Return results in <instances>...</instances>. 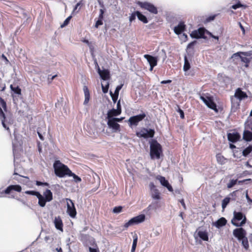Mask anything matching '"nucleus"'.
Listing matches in <instances>:
<instances>
[{
	"label": "nucleus",
	"instance_id": "nucleus-1",
	"mask_svg": "<svg viewBox=\"0 0 252 252\" xmlns=\"http://www.w3.org/2000/svg\"><path fill=\"white\" fill-rule=\"evenodd\" d=\"M55 174L60 178H63L65 176H69L71 171L68 166L62 163L60 160H57L54 163Z\"/></svg>",
	"mask_w": 252,
	"mask_h": 252
},
{
	"label": "nucleus",
	"instance_id": "nucleus-2",
	"mask_svg": "<svg viewBox=\"0 0 252 252\" xmlns=\"http://www.w3.org/2000/svg\"><path fill=\"white\" fill-rule=\"evenodd\" d=\"M22 187L19 185H11L8 186L5 189H0V197H8L10 198H15V192H21Z\"/></svg>",
	"mask_w": 252,
	"mask_h": 252
},
{
	"label": "nucleus",
	"instance_id": "nucleus-3",
	"mask_svg": "<svg viewBox=\"0 0 252 252\" xmlns=\"http://www.w3.org/2000/svg\"><path fill=\"white\" fill-rule=\"evenodd\" d=\"M233 234L239 241H241L243 247L246 250H248L249 244L248 239L246 237V231L242 227H240L234 229Z\"/></svg>",
	"mask_w": 252,
	"mask_h": 252
},
{
	"label": "nucleus",
	"instance_id": "nucleus-4",
	"mask_svg": "<svg viewBox=\"0 0 252 252\" xmlns=\"http://www.w3.org/2000/svg\"><path fill=\"white\" fill-rule=\"evenodd\" d=\"M150 148L151 158L153 159L160 158V155L162 153L161 145L156 140H152L150 143Z\"/></svg>",
	"mask_w": 252,
	"mask_h": 252
},
{
	"label": "nucleus",
	"instance_id": "nucleus-5",
	"mask_svg": "<svg viewBox=\"0 0 252 252\" xmlns=\"http://www.w3.org/2000/svg\"><path fill=\"white\" fill-rule=\"evenodd\" d=\"M233 215V218L231 220V223L233 225L241 227L246 223V217L245 215H243L242 212L234 211Z\"/></svg>",
	"mask_w": 252,
	"mask_h": 252
},
{
	"label": "nucleus",
	"instance_id": "nucleus-6",
	"mask_svg": "<svg viewBox=\"0 0 252 252\" xmlns=\"http://www.w3.org/2000/svg\"><path fill=\"white\" fill-rule=\"evenodd\" d=\"M155 131L154 129H148L142 127L139 131L136 132V135L139 138L147 139L154 136Z\"/></svg>",
	"mask_w": 252,
	"mask_h": 252
},
{
	"label": "nucleus",
	"instance_id": "nucleus-7",
	"mask_svg": "<svg viewBox=\"0 0 252 252\" xmlns=\"http://www.w3.org/2000/svg\"><path fill=\"white\" fill-rule=\"evenodd\" d=\"M137 4L143 9L147 10L151 13L157 14L158 13V10L153 4L149 2H141L138 1Z\"/></svg>",
	"mask_w": 252,
	"mask_h": 252
},
{
	"label": "nucleus",
	"instance_id": "nucleus-8",
	"mask_svg": "<svg viewBox=\"0 0 252 252\" xmlns=\"http://www.w3.org/2000/svg\"><path fill=\"white\" fill-rule=\"evenodd\" d=\"M251 55V51L238 52L233 54L232 56V58H235L236 57H239L240 58L241 62L245 63V66L246 67H248L249 66L250 63L251 62L250 59L246 57H243L241 55H243L245 56H250Z\"/></svg>",
	"mask_w": 252,
	"mask_h": 252
},
{
	"label": "nucleus",
	"instance_id": "nucleus-9",
	"mask_svg": "<svg viewBox=\"0 0 252 252\" xmlns=\"http://www.w3.org/2000/svg\"><path fill=\"white\" fill-rule=\"evenodd\" d=\"M1 107L3 108L4 110H5V111L6 110V102L4 101V100L3 99L0 97V119H1L2 126L7 130H8L9 133H10V130L9 128L8 127H7L5 124L6 117H5L4 113L2 111V110L1 108Z\"/></svg>",
	"mask_w": 252,
	"mask_h": 252
},
{
	"label": "nucleus",
	"instance_id": "nucleus-10",
	"mask_svg": "<svg viewBox=\"0 0 252 252\" xmlns=\"http://www.w3.org/2000/svg\"><path fill=\"white\" fill-rule=\"evenodd\" d=\"M145 220V215L144 214L139 215L134 217L125 223L124 227L125 228H128L129 226L137 224L143 222Z\"/></svg>",
	"mask_w": 252,
	"mask_h": 252
},
{
	"label": "nucleus",
	"instance_id": "nucleus-11",
	"mask_svg": "<svg viewBox=\"0 0 252 252\" xmlns=\"http://www.w3.org/2000/svg\"><path fill=\"white\" fill-rule=\"evenodd\" d=\"M200 98L209 108L214 110L216 112H218L217 105L214 101L213 96L204 97L203 96H200Z\"/></svg>",
	"mask_w": 252,
	"mask_h": 252
},
{
	"label": "nucleus",
	"instance_id": "nucleus-12",
	"mask_svg": "<svg viewBox=\"0 0 252 252\" xmlns=\"http://www.w3.org/2000/svg\"><path fill=\"white\" fill-rule=\"evenodd\" d=\"M146 117L144 113L138 115L130 117L128 120V124L130 127L132 126H137L138 123L142 121Z\"/></svg>",
	"mask_w": 252,
	"mask_h": 252
},
{
	"label": "nucleus",
	"instance_id": "nucleus-13",
	"mask_svg": "<svg viewBox=\"0 0 252 252\" xmlns=\"http://www.w3.org/2000/svg\"><path fill=\"white\" fill-rule=\"evenodd\" d=\"M66 200L67 201V213L71 218H76L77 212L74 203L69 198H66Z\"/></svg>",
	"mask_w": 252,
	"mask_h": 252
},
{
	"label": "nucleus",
	"instance_id": "nucleus-14",
	"mask_svg": "<svg viewBox=\"0 0 252 252\" xmlns=\"http://www.w3.org/2000/svg\"><path fill=\"white\" fill-rule=\"evenodd\" d=\"M209 31L206 30L204 28H200L197 30H194L192 32L190 35L192 38H206L205 36V33L208 34Z\"/></svg>",
	"mask_w": 252,
	"mask_h": 252
},
{
	"label": "nucleus",
	"instance_id": "nucleus-15",
	"mask_svg": "<svg viewBox=\"0 0 252 252\" xmlns=\"http://www.w3.org/2000/svg\"><path fill=\"white\" fill-rule=\"evenodd\" d=\"M149 187L151 192L152 197L154 199H159L160 198V193L158 190L156 189L154 183L151 182L149 184Z\"/></svg>",
	"mask_w": 252,
	"mask_h": 252
},
{
	"label": "nucleus",
	"instance_id": "nucleus-16",
	"mask_svg": "<svg viewBox=\"0 0 252 252\" xmlns=\"http://www.w3.org/2000/svg\"><path fill=\"white\" fill-rule=\"evenodd\" d=\"M144 57L147 59V61L150 65V70L152 71L153 68L157 65L158 60L156 57H153L151 55L145 54Z\"/></svg>",
	"mask_w": 252,
	"mask_h": 252
},
{
	"label": "nucleus",
	"instance_id": "nucleus-17",
	"mask_svg": "<svg viewBox=\"0 0 252 252\" xmlns=\"http://www.w3.org/2000/svg\"><path fill=\"white\" fill-rule=\"evenodd\" d=\"M107 125L110 128L115 132L120 131L121 130L120 125L113 118L108 119Z\"/></svg>",
	"mask_w": 252,
	"mask_h": 252
},
{
	"label": "nucleus",
	"instance_id": "nucleus-18",
	"mask_svg": "<svg viewBox=\"0 0 252 252\" xmlns=\"http://www.w3.org/2000/svg\"><path fill=\"white\" fill-rule=\"evenodd\" d=\"M232 96H234V98L238 99V100L241 101L242 99L247 98L248 95L245 92L242 91L241 88H239L236 90L235 94Z\"/></svg>",
	"mask_w": 252,
	"mask_h": 252
},
{
	"label": "nucleus",
	"instance_id": "nucleus-19",
	"mask_svg": "<svg viewBox=\"0 0 252 252\" xmlns=\"http://www.w3.org/2000/svg\"><path fill=\"white\" fill-rule=\"evenodd\" d=\"M230 100L231 103V111L232 112H235L240 108V101L234 98V96H231Z\"/></svg>",
	"mask_w": 252,
	"mask_h": 252
},
{
	"label": "nucleus",
	"instance_id": "nucleus-20",
	"mask_svg": "<svg viewBox=\"0 0 252 252\" xmlns=\"http://www.w3.org/2000/svg\"><path fill=\"white\" fill-rule=\"evenodd\" d=\"M157 179L159 180L160 184L163 186L166 187L169 191H173L172 186L169 184L168 181L165 179V177L161 176H158L157 177Z\"/></svg>",
	"mask_w": 252,
	"mask_h": 252
},
{
	"label": "nucleus",
	"instance_id": "nucleus-21",
	"mask_svg": "<svg viewBox=\"0 0 252 252\" xmlns=\"http://www.w3.org/2000/svg\"><path fill=\"white\" fill-rule=\"evenodd\" d=\"M98 72L101 79L103 80H106L110 78V72L108 69H103L101 70L99 68L98 69Z\"/></svg>",
	"mask_w": 252,
	"mask_h": 252
},
{
	"label": "nucleus",
	"instance_id": "nucleus-22",
	"mask_svg": "<svg viewBox=\"0 0 252 252\" xmlns=\"http://www.w3.org/2000/svg\"><path fill=\"white\" fill-rule=\"evenodd\" d=\"M227 138L229 141L232 143H235L239 140L240 135L237 132L229 133L227 134Z\"/></svg>",
	"mask_w": 252,
	"mask_h": 252
},
{
	"label": "nucleus",
	"instance_id": "nucleus-23",
	"mask_svg": "<svg viewBox=\"0 0 252 252\" xmlns=\"http://www.w3.org/2000/svg\"><path fill=\"white\" fill-rule=\"evenodd\" d=\"M121 113V110L119 109H112L108 111L107 119L114 118L113 117L119 116Z\"/></svg>",
	"mask_w": 252,
	"mask_h": 252
},
{
	"label": "nucleus",
	"instance_id": "nucleus-24",
	"mask_svg": "<svg viewBox=\"0 0 252 252\" xmlns=\"http://www.w3.org/2000/svg\"><path fill=\"white\" fill-rule=\"evenodd\" d=\"M186 29V25L184 22H180V23L174 29V32L179 35L183 32Z\"/></svg>",
	"mask_w": 252,
	"mask_h": 252
},
{
	"label": "nucleus",
	"instance_id": "nucleus-25",
	"mask_svg": "<svg viewBox=\"0 0 252 252\" xmlns=\"http://www.w3.org/2000/svg\"><path fill=\"white\" fill-rule=\"evenodd\" d=\"M54 222L57 229L63 231V223L60 217H56Z\"/></svg>",
	"mask_w": 252,
	"mask_h": 252
},
{
	"label": "nucleus",
	"instance_id": "nucleus-26",
	"mask_svg": "<svg viewBox=\"0 0 252 252\" xmlns=\"http://www.w3.org/2000/svg\"><path fill=\"white\" fill-rule=\"evenodd\" d=\"M226 223L227 220L224 218L222 217L214 222V225L217 228H220L225 225Z\"/></svg>",
	"mask_w": 252,
	"mask_h": 252
},
{
	"label": "nucleus",
	"instance_id": "nucleus-27",
	"mask_svg": "<svg viewBox=\"0 0 252 252\" xmlns=\"http://www.w3.org/2000/svg\"><path fill=\"white\" fill-rule=\"evenodd\" d=\"M43 196L48 202H50L53 199V193L49 189H47L43 192Z\"/></svg>",
	"mask_w": 252,
	"mask_h": 252
},
{
	"label": "nucleus",
	"instance_id": "nucleus-28",
	"mask_svg": "<svg viewBox=\"0 0 252 252\" xmlns=\"http://www.w3.org/2000/svg\"><path fill=\"white\" fill-rule=\"evenodd\" d=\"M83 90L85 94V100L84 103V104H86L89 102L90 100V92L88 87L86 86H84Z\"/></svg>",
	"mask_w": 252,
	"mask_h": 252
},
{
	"label": "nucleus",
	"instance_id": "nucleus-29",
	"mask_svg": "<svg viewBox=\"0 0 252 252\" xmlns=\"http://www.w3.org/2000/svg\"><path fill=\"white\" fill-rule=\"evenodd\" d=\"M37 197L38 199L39 205L42 207H44L46 202H48L47 200L40 193L37 195Z\"/></svg>",
	"mask_w": 252,
	"mask_h": 252
},
{
	"label": "nucleus",
	"instance_id": "nucleus-30",
	"mask_svg": "<svg viewBox=\"0 0 252 252\" xmlns=\"http://www.w3.org/2000/svg\"><path fill=\"white\" fill-rule=\"evenodd\" d=\"M243 139L246 141L252 140V132L249 130H245L243 133Z\"/></svg>",
	"mask_w": 252,
	"mask_h": 252
},
{
	"label": "nucleus",
	"instance_id": "nucleus-31",
	"mask_svg": "<svg viewBox=\"0 0 252 252\" xmlns=\"http://www.w3.org/2000/svg\"><path fill=\"white\" fill-rule=\"evenodd\" d=\"M136 14L138 19L143 23L146 24L148 22L146 17L142 14L140 12L137 11H136Z\"/></svg>",
	"mask_w": 252,
	"mask_h": 252
},
{
	"label": "nucleus",
	"instance_id": "nucleus-32",
	"mask_svg": "<svg viewBox=\"0 0 252 252\" xmlns=\"http://www.w3.org/2000/svg\"><path fill=\"white\" fill-rule=\"evenodd\" d=\"M198 236L203 240L208 241L209 240L208 234L206 231H199L198 232Z\"/></svg>",
	"mask_w": 252,
	"mask_h": 252
},
{
	"label": "nucleus",
	"instance_id": "nucleus-33",
	"mask_svg": "<svg viewBox=\"0 0 252 252\" xmlns=\"http://www.w3.org/2000/svg\"><path fill=\"white\" fill-rule=\"evenodd\" d=\"M216 159L217 162L220 164H224L226 162V158H225L220 154H218L216 155Z\"/></svg>",
	"mask_w": 252,
	"mask_h": 252
},
{
	"label": "nucleus",
	"instance_id": "nucleus-34",
	"mask_svg": "<svg viewBox=\"0 0 252 252\" xmlns=\"http://www.w3.org/2000/svg\"><path fill=\"white\" fill-rule=\"evenodd\" d=\"M83 3L82 2V1L78 2L75 6L72 12V14H75L78 13L81 8V7L83 5Z\"/></svg>",
	"mask_w": 252,
	"mask_h": 252
},
{
	"label": "nucleus",
	"instance_id": "nucleus-35",
	"mask_svg": "<svg viewBox=\"0 0 252 252\" xmlns=\"http://www.w3.org/2000/svg\"><path fill=\"white\" fill-rule=\"evenodd\" d=\"M10 88L11 90L16 94H21V89L20 88L19 86H14L13 85H11L10 86Z\"/></svg>",
	"mask_w": 252,
	"mask_h": 252
},
{
	"label": "nucleus",
	"instance_id": "nucleus-36",
	"mask_svg": "<svg viewBox=\"0 0 252 252\" xmlns=\"http://www.w3.org/2000/svg\"><path fill=\"white\" fill-rule=\"evenodd\" d=\"M133 243H132V248H131V251L132 252H135V249H136V246H137V241H138V236L137 235V234H135L133 237Z\"/></svg>",
	"mask_w": 252,
	"mask_h": 252
},
{
	"label": "nucleus",
	"instance_id": "nucleus-37",
	"mask_svg": "<svg viewBox=\"0 0 252 252\" xmlns=\"http://www.w3.org/2000/svg\"><path fill=\"white\" fill-rule=\"evenodd\" d=\"M252 152V145H250L245 148L243 151V155L244 157H247Z\"/></svg>",
	"mask_w": 252,
	"mask_h": 252
},
{
	"label": "nucleus",
	"instance_id": "nucleus-38",
	"mask_svg": "<svg viewBox=\"0 0 252 252\" xmlns=\"http://www.w3.org/2000/svg\"><path fill=\"white\" fill-rule=\"evenodd\" d=\"M184 60H185V62H184V65L183 66V69L185 71H187L189 69V68H190V63H189V61L188 60V59L186 56L185 57Z\"/></svg>",
	"mask_w": 252,
	"mask_h": 252
},
{
	"label": "nucleus",
	"instance_id": "nucleus-39",
	"mask_svg": "<svg viewBox=\"0 0 252 252\" xmlns=\"http://www.w3.org/2000/svg\"><path fill=\"white\" fill-rule=\"evenodd\" d=\"M231 198L226 197L224 198L222 201V208L224 210L228 204L229 203Z\"/></svg>",
	"mask_w": 252,
	"mask_h": 252
},
{
	"label": "nucleus",
	"instance_id": "nucleus-40",
	"mask_svg": "<svg viewBox=\"0 0 252 252\" xmlns=\"http://www.w3.org/2000/svg\"><path fill=\"white\" fill-rule=\"evenodd\" d=\"M69 176L73 177L74 182L76 183H80L82 181L81 178L80 177H79L74 173H72V172L71 173H70Z\"/></svg>",
	"mask_w": 252,
	"mask_h": 252
},
{
	"label": "nucleus",
	"instance_id": "nucleus-41",
	"mask_svg": "<svg viewBox=\"0 0 252 252\" xmlns=\"http://www.w3.org/2000/svg\"><path fill=\"white\" fill-rule=\"evenodd\" d=\"M217 15V14H214V15H210V16L207 17L204 20V23H207L212 21H213L215 19Z\"/></svg>",
	"mask_w": 252,
	"mask_h": 252
},
{
	"label": "nucleus",
	"instance_id": "nucleus-42",
	"mask_svg": "<svg viewBox=\"0 0 252 252\" xmlns=\"http://www.w3.org/2000/svg\"><path fill=\"white\" fill-rule=\"evenodd\" d=\"M72 18V16H69V17H68L63 22V23L61 25V28H63L64 27H65L66 26H67L69 22H70V19H71Z\"/></svg>",
	"mask_w": 252,
	"mask_h": 252
},
{
	"label": "nucleus",
	"instance_id": "nucleus-43",
	"mask_svg": "<svg viewBox=\"0 0 252 252\" xmlns=\"http://www.w3.org/2000/svg\"><path fill=\"white\" fill-rule=\"evenodd\" d=\"M25 193L27 194L35 195L37 197V195L39 194V192L34 190H27L25 191Z\"/></svg>",
	"mask_w": 252,
	"mask_h": 252
},
{
	"label": "nucleus",
	"instance_id": "nucleus-44",
	"mask_svg": "<svg viewBox=\"0 0 252 252\" xmlns=\"http://www.w3.org/2000/svg\"><path fill=\"white\" fill-rule=\"evenodd\" d=\"M123 207L121 206L115 207L113 209V212L114 213H119L122 212Z\"/></svg>",
	"mask_w": 252,
	"mask_h": 252
},
{
	"label": "nucleus",
	"instance_id": "nucleus-45",
	"mask_svg": "<svg viewBox=\"0 0 252 252\" xmlns=\"http://www.w3.org/2000/svg\"><path fill=\"white\" fill-rule=\"evenodd\" d=\"M109 86V84L108 83H107L105 86H103V84H101L102 90L103 93L106 94L108 92Z\"/></svg>",
	"mask_w": 252,
	"mask_h": 252
},
{
	"label": "nucleus",
	"instance_id": "nucleus-46",
	"mask_svg": "<svg viewBox=\"0 0 252 252\" xmlns=\"http://www.w3.org/2000/svg\"><path fill=\"white\" fill-rule=\"evenodd\" d=\"M110 94L112 97V99L114 103H115L118 99L119 95L113 94V93L111 91H110Z\"/></svg>",
	"mask_w": 252,
	"mask_h": 252
},
{
	"label": "nucleus",
	"instance_id": "nucleus-47",
	"mask_svg": "<svg viewBox=\"0 0 252 252\" xmlns=\"http://www.w3.org/2000/svg\"><path fill=\"white\" fill-rule=\"evenodd\" d=\"M237 182V180H231L230 182L227 185V187L228 188H231L233 187L236 184Z\"/></svg>",
	"mask_w": 252,
	"mask_h": 252
},
{
	"label": "nucleus",
	"instance_id": "nucleus-48",
	"mask_svg": "<svg viewBox=\"0 0 252 252\" xmlns=\"http://www.w3.org/2000/svg\"><path fill=\"white\" fill-rule=\"evenodd\" d=\"M123 86V84H121L120 85L117 86L114 94L119 95V92L121 90V89L122 88Z\"/></svg>",
	"mask_w": 252,
	"mask_h": 252
},
{
	"label": "nucleus",
	"instance_id": "nucleus-49",
	"mask_svg": "<svg viewBox=\"0 0 252 252\" xmlns=\"http://www.w3.org/2000/svg\"><path fill=\"white\" fill-rule=\"evenodd\" d=\"M237 190H235L230 193L229 195L231 196V199L232 200H235L237 197Z\"/></svg>",
	"mask_w": 252,
	"mask_h": 252
},
{
	"label": "nucleus",
	"instance_id": "nucleus-50",
	"mask_svg": "<svg viewBox=\"0 0 252 252\" xmlns=\"http://www.w3.org/2000/svg\"><path fill=\"white\" fill-rule=\"evenodd\" d=\"M36 185L37 186H49V184L46 182H41L40 181H37L36 182Z\"/></svg>",
	"mask_w": 252,
	"mask_h": 252
},
{
	"label": "nucleus",
	"instance_id": "nucleus-51",
	"mask_svg": "<svg viewBox=\"0 0 252 252\" xmlns=\"http://www.w3.org/2000/svg\"><path fill=\"white\" fill-rule=\"evenodd\" d=\"M136 16V11L132 13L131 15L129 16V21L130 22H132L135 19Z\"/></svg>",
	"mask_w": 252,
	"mask_h": 252
},
{
	"label": "nucleus",
	"instance_id": "nucleus-52",
	"mask_svg": "<svg viewBox=\"0 0 252 252\" xmlns=\"http://www.w3.org/2000/svg\"><path fill=\"white\" fill-rule=\"evenodd\" d=\"M102 24H103L102 20H101L100 19H98V20L96 22V23L95 24L94 27L95 28H98V27L99 26L102 25Z\"/></svg>",
	"mask_w": 252,
	"mask_h": 252
},
{
	"label": "nucleus",
	"instance_id": "nucleus-53",
	"mask_svg": "<svg viewBox=\"0 0 252 252\" xmlns=\"http://www.w3.org/2000/svg\"><path fill=\"white\" fill-rule=\"evenodd\" d=\"M82 41L84 42V43H86L88 45V46H89L90 49L91 50H93L94 49V47L93 46L91 45V43L90 42H89V41L87 39H83L82 40Z\"/></svg>",
	"mask_w": 252,
	"mask_h": 252
},
{
	"label": "nucleus",
	"instance_id": "nucleus-54",
	"mask_svg": "<svg viewBox=\"0 0 252 252\" xmlns=\"http://www.w3.org/2000/svg\"><path fill=\"white\" fill-rule=\"evenodd\" d=\"M243 5L240 3H238L237 4H234L232 6V8L234 9H236L239 7H242Z\"/></svg>",
	"mask_w": 252,
	"mask_h": 252
},
{
	"label": "nucleus",
	"instance_id": "nucleus-55",
	"mask_svg": "<svg viewBox=\"0 0 252 252\" xmlns=\"http://www.w3.org/2000/svg\"><path fill=\"white\" fill-rule=\"evenodd\" d=\"M178 112L180 113L181 118V119H184L185 115H184V111L182 109H181L180 108H179Z\"/></svg>",
	"mask_w": 252,
	"mask_h": 252
},
{
	"label": "nucleus",
	"instance_id": "nucleus-56",
	"mask_svg": "<svg viewBox=\"0 0 252 252\" xmlns=\"http://www.w3.org/2000/svg\"><path fill=\"white\" fill-rule=\"evenodd\" d=\"M103 14H104L103 10L102 9H100V13H99V17H98V19H100L101 20H103Z\"/></svg>",
	"mask_w": 252,
	"mask_h": 252
},
{
	"label": "nucleus",
	"instance_id": "nucleus-57",
	"mask_svg": "<svg viewBox=\"0 0 252 252\" xmlns=\"http://www.w3.org/2000/svg\"><path fill=\"white\" fill-rule=\"evenodd\" d=\"M196 43V41H193L190 43H189L188 45V46H187V48H192L194 45Z\"/></svg>",
	"mask_w": 252,
	"mask_h": 252
},
{
	"label": "nucleus",
	"instance_id": "nucleus-58",
	"mask_svg": "<svg viewBox=\"0 0 252 252\" xmlns=\"http://www.w3.org/2000/svg\"><path fill=\"white\" fill-rule=\"evenodd\" d=\"M246 127L248 129L252 130V122L248 123V124L246 123Z\"/></svg>",
	"mask_w": 252,
	"mask_h": 252
},
{
	"label": "nucleus",
	"instance_id": "nucleus-59",
	"mask_svg": "<svg viewBox=\"0 0 252 252\" xmlns=\"http://www.w3.org/2000/svg\"><path fill=\"white\" fill-rule=\"evenodd\" d=\"M180 202L181 203V204L183 206L184 209L185 210H186V206L185 203L184 202V200L183 199H182L181 200H180Z\"/></svg>",
	"mask_w": 252,
	"mask_h": 252
},
{
	"label": "nucleus",
	"instance_id": "nucleus-60",
	"mask_svg": "<svg viewBox=\"0 0 252 252\" xmlns=\"http://www.w3.org/2000/svg\"><path fill=\"white\" fill-rule=\"evenodd\" d=\"M172 80H163L160 83L161 84H169L171 83Z\"/></svg>",
	"mask_w": 252,
	"mask_h": 252
},
{
	"label": "nucleus",
	"instance_id": "nucleus-61",
	"mask_svg": "<svg viewBox=\"0 0 252 252\" xmlns=\"http://www.w3.org/2000/svg\"><path fill=\"white\" fill-rule=\"evenodd\" d=\"M208 32V35H209L211 37H213V38H215L216 39H217L218 40L219 39V37L217 36H215L214 35L212 34V33L210 32Z\"/></svg>",
	"mask_w": 252,
	"mask_h": 252
},
{
	"label": "nucleus",
	"instance_id": "nucleus-62",
	"mask_svg": "<svg viewBox=\"0 0 252 252\" xmlns=\"http://www.w3.org/2000/svg\"><path fill=\"white\" fill-rule=\"evenodd\" d=\"M89 251H90V252H99L98 250L94 249L91 247L89 248Z\"/></svg>",
	"mask_w": 252,
	"mask_h": 252
},
{
	"label": "nucleus",
	"instance_id": "nucleus-63",
	"mask_svg": "<svg viewBox=\"0 0 252 252\" xmlns=\"http://www.w3.org/2000/svg\"><path fill=\"white\" fill-rule=\"evenodd\" d=\"M117 109H119V110L122 111L121 106V103H120V100H119L118 101V102H117Z\"/></svg>",
	"mask_w": 252,
	"mask_h": 252
},
{
	"label": "nucleus",
	"instance_id": "nucleus-64",
	"mask_svg": "<svg viewBox=\"0 0 252 252\" xmlns=\"http://www.w3.org/2000/svg\"><path fill=\"white\" fill-rule=\"evenodd\" d=\"M113 119L116 122L118 123V122H121L123 121L124 118H115Z\"/></svg>",
	"mask_w": 252,
	"mask_h": 252
}]
</instances>
